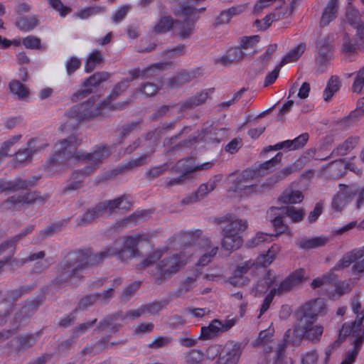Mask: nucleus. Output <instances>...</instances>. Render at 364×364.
Masks as SVG:
<instances>
[{
	"label": "nucleus",
	"mask_w": 364,
	"mask_h": 364,
	"mask_svg": "<svg viewBox=\"0 0 364 364\" xmlns=\"http://www.w3.org/2000/svg\"><path fill=\"white\" fill-rule=\"evenodd\" d=\"M140 236H128L124 238L121 249L113 246L106 247L99 253L78 251L69 253L61 265V272L55 278L56 284L72 283V279L89 266L97 265L104 259L117 255L122 261H127L134 257L137 252V246Z\"/></svg>",
	"instance_id": "nucleus-1"
},
{
	"label": "nucleus",
	"mask_w": 364,
	"mask_h": 364,
	"mask_svg": "<svg viewBox=\"0 0 364 364\" xmlns=\"http://www.w3.org/2000/svg\"><path fill=\"white\" fill-rule=\"evenodd\" d=\"M82 144V140L76 136H70L55 146V157L50 159V164L61 163L67 166L72 160L80 163H88L87 166H95V171L105 159L112 153V146L101 145L96 146L93 152L87 153L77 150V147Z\"/></svg>",
	"instance_id": "nucleus-2"
},
{
	"label": "nucleus",
	"mask_w": 364,
	"mask_h": 364,
	"mask_svg": "<svg viewBox=\"0 0 364 364\" xmlns=\"http://www.w3.org/2000/svg\"><path fill=\"white\" fill-rule=\"evenodd\" d=\"M188 257L183 252L161 257L151 270L153 281L162 285L177 274L187 264Z\"/></svg>",
	"instance_id": "nucleus-3"
},
{
	"label": "nucleus",
	"mask_w": 364,
	"mask_h": 364,
	"mask_svg": "<svg viewBox=\"0 0 364 364\" xmlns=\"http://www.w3.org/2000/svg\"><path fill=\"white\" fill-rule=\"evenodd\" d=\"M278 252V247L272 246L269 248L266 254H262L258 257L257 262L252 259H249L238 264L233 272V274L229 278V282L235 287L243 286L246 284V279L243 277L249 270L257 264L266 267L270 264L275 258Z\"/></svg>",
	"instance_id": "nucleus-4"
},
{
	"label": "nucleus",
	"mask_w": 364,
	"mask_h": 364,
	"mask_svg": "<svg viewBox=\"0 0 364 364\" xmlns=\"http://www.w3.org/2000/svg\"><path fill=\"white\" fill-rule=\"evenodd\" d=\"M196 9L188 3L181 4L174 10V14L183 18L175 21V33L181 40L189 38L195 30V24L198 17L194 16Z\"/></svg>",
	"instance_id": "nucleus-5"
},
{
	"label": "nucleus",
	"mask_w": 364,
	"mask_h": 364,
	"mask_svg": "<svg viewBox=\"0 0 364 364\" xmlns=\"http://www.w3.org/2000/svg\"><path fill=\"white\" fill-rule=\"evenodd\" d=\"M104 107H105V105L103 104V102L95 105L93 101L89 100L71 109L67 115L69 118L75 119L77 122H87L97 116L104 114Z\"/></svg>",
	"instance_id": "nucleus-6"
},
{
	"label": "nucleus",
	"mask_w": 364,
	"mask_h": 364,
	"mask_svg": "<svg viewBox=\"0 0 364 364\" xmlns=\"http://www.w3.org/2000/svg\"><path fill=\"white\" fill-rule=\"evenodd\" d=\"M296 322L293 329H288L284 336L285 345L291 343L294 346H298L304 339L306 335L316 325V321L304 318L302 316H296Z\"/></svg>",
	"instance_id": "nucleus-7"
},
{
	"label": "nucleus",
	"mask_w": 364,
	"mask_h": 364,
	"mask_svg": "<svg viewBox=\"0 0 364 364\" xmlns=\"http://www.w3.org/2000/svg\"><path fill=\"white\" fill-rule=\"evenodd\" d=\"M353 264L352 270L355 273L364 272V247L354 249L346 254L331 269V271H338Z\"/></svg>",
	"instance_id": "nucleus-8"
},
{
	"label": "nucleus",
	"mask_w": 364,
	"mask_h": 364,
	"mask_svg": "<svg viewBox=\"0 0 364 364\" xmlns=\"http://www.w3.org/2000/svg\"><path fill=\"white\" fill-rule=\"evenodd\" d=\"M34 289V285L21 286L17 289L7 290L5 294L0 291V298L2 301L9 304V309L3 314H0V326L6 323L12 312L14 304L24 294H28Z\"/></svg>",
	"instance_id": "nucleus-9"
},
{
	"label": "nucleus",
	"mask_w": 364,
	"mask_h": 364,
	"mask_svg": "<svg viewBox=\"0 0 364 364\" xmlns=\"http://www.w3.org/2000/svg\"><path fill=\"white\" fill-rule=\"evenodd\" d=\"M326 313V304L323 299L311 300L300 306L295 313V316H302L316 321L317 317Z\"/></svg>",
	"instance_id": "nucleus-10"
},
{
	"label": "nucleus",
	"mask_w": 364,
	"mask_h": 364,
	"mask_svg": "<svg viewBox=\"0 0 364 364\" xmlns=\"http://www.w3.org/2000/svg\"><path fill=\"white\" fill-rule=\"evenodd\" d=\"M110 76V73L105 71L95 73L83 82L82 87L84 88L79 90L72 95L71 100L76 102L81 100L82 97H87L92 92L94 87L99 86L102 82L107 80Z\"/></svg>",
	"instance_id": "nucleus-11"
},
{
	"label": "nucleus",
	"mask_w": 364,
	"mask_h": 364,
	"mask_svg": "<svg viewBox=\"0 0 364 364\" xmlns=\"http://www.w3.org/2000/svg\"><path fill=\"white\" fill-rule=\"evenodd\" d=\"M355 194V190L353 188L345 184H339V191L332 199V209L338 213L341 212Z\"/></svg>",
	"instance_id": "nucleus-12"
},
{
	"label": "nucleus",
	"mask_w": 364,
	"mask_h": 364,
	"mask_svg": "<svg viewBox=\"0 0 364 364\" xmlns=\"http://www.w3.org/2000/svg\"><path fill=\"white\" fill-rule=\"evenodd\" d=\"M304 279V271L298 269L289 274L279 284L277 288H272L270 291L274 294L281 296L288 293L294 287L300 284Z\"/></svg>",
	"instance_id": "nucleus-13"
},
{
	"label": "nucleus",
	"mask_w": 364,
	"mask_h": 364,
	"mask_svg": "<svg viewBox=\"0 0 364 364\" xmlns=\"http://www.w3.org/2000/svg\"><path fill=\"white\" fill-rule=\"evenodd\" d=\"M214 91L213 88L204 89L181 101L179 104L180 110L184 112L193 109L206 103Z\"/></svg>",
	"instance_id": "nucleus-14"
},
{
	"label": "nucleus",
	"mask_w": 364,
	"mask_h": 364,
	"mask_svg": "<svg viewBox=\"0 0 364 364\" xmlns=\"http://www.w3.org/2000/svg\"><path fill=\"white\" fill-rule=\"evenodd\" d=\"M258 172L253 169L244 170L234 181V188L237 191H250V193L255 192L256 185L252 183V181L258 178Z\"/></svg>",
	"instance_id": "nucleus-15"
},
{
	"label": "nucleus",
	"mask_w": 364,
	"mask_h": 364,
	"mask_svg": "<svg viewBox=\"0 0 364 364\" xmlns=\"http://www.w3.org/2000/svg\"><path fill=\"white\" fill-rule=\"evenodd\" d=\"M202 75L203 73L200 68L192 70H182L176 75L170 77L167 81V85L171 89L179 88L183 85L200 77Z\"/></svg>",
	"instance_id": "nucleus-16"
},
{
	"label": "nucleus",
	"mask_w": 364,
	"mask_h": 364,
	"mask_svg": "<svg viewBox=\"0 0 364 364\" xmlns=\"http://www.w3.org/2000/svg\"><path fill=\"white\" fill-rule=\"evenodd\" d=\"M102 203L105 213L109 215L122 210L124 213L131 210L132 205V198L129 196L123 195L113 200H105Z\"/></svg>",
	"instance_id": "nucleus-17"
},
{
	"label": "nucleus",
	"mask_w": 364,
	"mask_h": 364,
	"mask_svg": "<svg viewBox=\"0 0 364 364\" xmlns=\"http://www.w3.org/2000/svg\"><path fill=\"white\" fill-rule=\"evenodd\" d=\"M95 173V166H85L73 171L64 191L77 190L83 186L85 179Z\"/></svg>",
	"instance_id": "nucleus-18"
},
{
	"label": "nucleus",
	"mask_w": 364,
	"mask_h": 364,
	"mask_svg": "<svg viewBox=\"0 0 364 364\" xmlns=\"http://www.w3.org/2000/svg\"><path fill=\"white\" fill-rule=\"evenodd\" d=\"M36 142L35 138L30 139L26 148H21L15 153L12 160L14 166H26L32 160L33 154L38 150V147L34 146Z\"/></svg>",
	"instance_id": "nucleus-19"
},
{
	"label": "nucleus",
	"mask_w": 364,
	"mask_h": 364,
	"mask_svg": "<svg viewBox=\"0 0 364 364\" xmlns=\"http://www.w3.org/2000/svg\"><path fill=\"white\" fill-rule=\"evenodd\" d=\"M213 166V162L209 161L196 166H191L185 169L183 173L178 177L166 181L164 183V186L167 188H170L174 186L183 185L186 181L189 179V175L191 173L196 171L210 169Z\"/></svg>",
	"instance_id": "nucleus-20"
},
{
	"label": "nucleus",
	"mask_w": 364,
	"mask_h": 364,
	"mask_svg": "<svg viewBox=\"0 0 364 364\" xmlns=\"http://www.w3.org/2000/svg\"><path fill=\"white\" fill-rule=\"evenodd\" d=\"M198 244L200 248L204 252L197 262L198 266L208 264L218 252V246H213L211 241L208 237L198 239Z\"/></svg>",
	"instance_id": "nucleus-21"
},
{
	"label": "nucleus",
	"mask_w": 364,
	"mask_h": 364,
	"mask_svg": "<svg viewBox=\"0 0 364 364\" xmlns=\"http://www.w3.org/2000/svg\"><path fill=\"white\" fill-rule=\"evenodd\" d=\"M222 232L226 234L239 235L247 228V222L234 215H228L223 220Z\"/></svg>",
	"instance_id": "nucleus-22"
},
{
	"label": "nucleus",
	"mask_w": 364,
	"mask_h": 364,
	"mask_svg": "<svg viewBox=\"0 0 364 364\" xmlns=\"http://www.w3.org/2000/svg\"><path fill=\"white\" fill-rule=\"evenodd\" d=\"M41 336L40 332L21 335L11 341V346L14 348L16 352L24 351L33 346Z\"/></svg>",
	"instance_id": "nucleus-23"
},
{
	"label": "nucleus",
	"mask_w": 364,
	"mask_h": 364,
	"mask_svg": "<svg viewBox=\"0 0 364 364\" xmlns=\"http://www.w3.org/2000/svg\"><path fill=\"white\" fill-rule=\"evenodd\" d=\"M38 179L36 177L29 180L16 178L15 181H11L1 178L0 179V193L6 191H16L20 189H26L34 185Z\"/></svg>",
	"instance_id": "nucleus-24"
},
{
	"label": "nucleus",
	"mask_w": 364,
	"mask_h": 364,
	"mask_svg": "<svg viewBox=\"0 0 364 364\" xmlns=\"http://www.w3.org/2000/svg\"><path fill=\"white\" fill-rule=\"evenodd\" d=\"M358 331L355 330V328H351L350 324L346 323L343 325L341 329L339 332V336L338 339L331 343L328 348L326 349V358H328L330 355L333 353V350L337 349L341 344L345 341L347 337L351 336L353 339L358 337V334L356 333Z\"/></svg>",
	"instance_id": "nucleus-25"
},
{
	"label": "nucleus",
	"mask_w": 364,
	"mask_h": 364,
	"mask_svg": "<svg viewBox=\"0 0 364 364\" xmlns=\"http://www.w3.org/2000/svg\"><path fill=\"white\" fill-rule=\"evenodd\" d=\"M38 196L36 193H28L22 196H12L4 203L8 208L17 210L24 204H31L36 200Z\"/></svg>",
	"instance_id": "nucleus-26"
},
{
	"label": "nucleus",
	"mask_w": 364,
	"mask_h": 364,
	"mask_svg": "<svg viewBox=\"0 0 364 364\" xmlns=\"http://www.w3.org/2000/svg\"><path fill=\"white\" fill-rule=\"evenodd\" d=\"M105 213L102 203H97L95 206L89 208L77 220L76 226H85L93 223L97 218Z\"/></svg>",
	"instance_id": "nucleus-27"
},
{
	"label": "nucleus",
	"mask_w": 364,
	"mask_h": 364,
	"mask_svg": "<svg viewBox=\"0 0 364 364\" xmlns=\"http://www.w3.org/2000/svg\"><path fill=\"white\" fill-rule=\"evenodd\" d=\"M150 156V154H144L136 159H132L129 161L119 166L116 169L112 170L111 172L107 173L105 174V179H110L112 176H115L119 173H121L124 170H131L134 168L139 167L146 164V159Z\"/></svg>",
	"instance_id": "nucleus-28"
},
{
	"label": "nucleus",
	"mask_w": 364,
	"mask_h": 364,
	"mask_svg": "<svg viewBox=\"0 0 364 364\" xmlns=\"http://www.w3.org/2000/svg\"><path fill=\"white\" fill-rule=\"evenodd\" d=\"M283 213L285 217L290 218L294 223H300L304 220L305 210L302 208H296L292 205L282 206L280 208L272 207V212H278Z\"/></svg>",
	"instance_id": "nucleus-29"
},
{
	"label": "nucleus",
	"mask_w": 364,
	"mask_h": 364,
	"mask_svg": "<svg viewBox=\"0 0 364 364\" xmlns=\"http://www.w3.org/2000/svg\"><path fill=\"white\" fill-rule=\"evenodd\" d=\"M338 0H330L325 6L322 16L320 19V26H328L336 17L338 9Z\"/></svg>",
	"instance_id": "nucleus-30"
},
{
	"label": "nucleus",
	"mask_w": 364,
	"mask_h": 364,
	"mask_svg": "<svg viewBox=\"0 0 364 364\" xmlns=\"http://www.w3.org/2000/svg\"><path fill=\"white\" fill-rule=\"evenodd\" d=\"M41 304V300L39 298H36L32 301H26L25 304L21 307L19 314L16 315L14 322H21L24 318L33 316Z\"/></svg>",
	"instance_id": "nucleus-31"
},
{
	"label": "nucleus",
	"mask_w": 364,
	"mask_h": 364,
	"mask_svg": "<svg viewBox=\"0 0 364 364\" xmlns=\"http://www.w3.org/2000/svg\"><path fill=\"white\" fill-rule=\"evenodd\" d=\"M9 88L12 95L20 101H26L30 95L28 87L18 80H12L9 83Z\"/></svg>",
	"instance_id": "nucleus-32"
},
{
	"label": "nucleus",
	"mask_w": 364,
	"mask_h": 364,
	"mask_svg": "<svg viewBox=\"0 0 364 364\" xmlns=\"http://www.w3.org/2000/svg\"><path fill=\"white\" fill-rule=\"evenodd\" d=\"M33 230V226L29 225L26 227L21 233L16 235L11 240L4 242L0 245V255L3 252H8L11 255H14L16 252V242L23 236L31 233Z\"/></svg>",
	"instance_id": "nucleus-33"
},
{
	"label": "nucleus",
	"mask_w": 364,
	"mask_h": 364,
	"mask_svg": "<svg viewBox=\"0 0 364 364\" xmlns=\"http://www.w3.org/2000/svg\"><path fill=\"white\" fill-rule=\"evenodd\" d=\"M33 230V226L29 225L26 227L21 233L16 235L11 240L4 242L0 245V255L3 252H8L11 255H14L16 252V242L23 236L31 233Z\"/></svg>",
	"instance_id": "nucleus-34"
},
{
	"label": "nucleus",
	"mask_w": 364,
	"mask_h": 364,
	"mask_svg": "<svg viewBox=\"0 0 364 364\" xmlns=\"http://www.w3.org/2000/svg\"><path fill=\"white\" fill-rule=\"evenodd\" d=\"M360 138L358 136H350L342 144L333 149L331 156H345L352 151L358 144Z\"/></svg>",
	"instance_id": "nucleus-35"
},
{
	"label": "nucleus",
	"mask_w": 364,
	"mask_h": 364,
	"mask_svg": "<svg viewBox=\"0 0 364 364\" xmlns=\"http://www.w3.org/2000/svg\"><path fill=\"white\" fill-rule=\"evenodd\" d=\"M223 240L221 242L222 248L225 250L232 252L238 248L242 244V239L239 235H234L230 234H226V232H222Z\"/></svg>",
	"instance_id": "nucleus-36"
},
{
	"label": "nucleus",
	"mask_w": 364,
	"mask_h": 364,
	"mask_svg": "<svg viewBox=\"0 0 364 364\" xmlns=\"http://www.w3.org/2000/svg\"><path fill=\"white\" fill-rule=\"evenodd\" d=\"M245 9L246 6L245 5H240L224 10L221 11L219 16L216 18L215 23L216 25L227 23L234 16L241 14Z\"/></svg>",
	"instance_id": "nucleus-37"
},
{
	"label": "nucleus",
	"mask_w": 364,
	"mask_h": 364,
	"mask_svg": "<svg viewBox=\"0 0 364 364\" xmlns=\"http://www.w3.org/2000/svg\"><path fill=\"white\" fill-rule=\"evenodd\" d=\"M222 178V175H215L212 178H210L207 183H202L198 187L197 191H195L200 200L205 198L208 195L209 193L213 191L217 186L218 183L220 181Z\"/></svg>",
	"instance_id": "nucleus-38"
},
{
	"label": "nucleus",
	"mask_w": 364,
	"mask_h": 364,
	"mask_svg": "<svg viewBox=\"0 0 364 364\" xmlns=\"http://www.w3.org/2000/svg\"><path fill=\"white\" fill-rule=\"evenodd\" d=\"M275 278L267 274L261 279H259L255 286L252 288V294L255 296H261L265 294L269 289L274 284Z\"/></svg>",
	"instance_id": "nucleus-39"
},
{
	"label": "nucleus",
	"mask_w": 364,
	"mask_h": 364,
	"mask_svg": "<svg viewBox=\"0 0 364 364\" xmlns=\"http://www.w3.org/2000/svg\"><path fill=\"white\" fill-rule=\"evenodd\" d=\"M40 20L36 15L23 16L16 21L17 28L23 32H29L39 24Z\"/></svg>",
	"instance_id": "nucleus-40"
},
{
	"label": "nucleus",
	"mask_w": 364,
	"mask_h": 364,
	"mask_svg": "<svg viewBox=\"0 0 364 364\" xmlns=\"http://www.w3.org/2000/svg\"><path fill=\"white\" fill-rule=\"evenodd\" d=\"M306 47V46L305 43H301L296 47L289 50V52H288L282 59L279 66L296 62L304 53Z\"/></svg>",
	"instance_id": "nucleus-41"
},
{
	"label": "nucleus",
	"mask_w": 364,
	"mask_h": 364,
	"mask_svg": "<svg viewBox=\"0 0 364 364\" xmlns=\"http://www.w3.org/2000/svg\"><path fill=\"white\" fill-rule=\"evenodd\" d=\"M222 328L223 323L218 319H215L208 326L202 327L200 338L203 339L212 338L218 336L220 333H223Z\"/></svg>",
	"instance_id": "nucleus-42"
},
{
	"label": "nucleus",
	"mask_w": 364,
	"mask_h": 364,
	"mask_svg": "<svg viewBox=\"0 0 364 364\" xmlns=\"http://www.w3.org/2000/svg\"><path fill=\"white\" fill-rule=\"evenodd\" d=\"M268 213L272 218L271 222L275 230L277 231V234L275 235L276 237L282 233H284L289 230V226L285 224L283 220V218L285 216L283 215V213H280V210L275 213L272 212V208H270Z\"/></svg>",
	"instance_id": "nucleus-43"
},
{
	"label": "nucleus",
	"mask_w": 364,
	"mask_h": 364,
	"mask_svg": "<svg viewBox=\"0 0 364 364\" xmlns=\"http://www.w3.org/2000/svg\"><path fill=\"white\" fill-rule=\"evenodd\" d=\"M328 240L326 237H316L313 238H302L296 242L299 248L303 250H310L324 246Z\"/></svg>",
	"instance_id": "nucleus-44"
},
{
	"label": "nucleus",
	"mask_w": 364,
	"mask_h": 364,
	"mask_svg": "<svg viewBox=\"0 0 364 364\" xmlns=\"http://www.w3.org/2000/svg\"><path fill=\"white\" fill-rule=\"evenodd\" d=\"M341 82L340 78L336 75H332L328 80L326 87L323 91V100L328 102L332 97L337 92L341 87Z\"/></svg>",
	"instance_id": "nucleus-45"
},
{
	"label": "nucleus",
	"mask_w": 364,
	"mask_h": 364,
	"mask_svg": "<svg viewBox=\"0 0 364 364\" xmlns=\"http://www.w3.org/2000/svg\"><path fill=\"white\" fill-rule=\"evenodd\" d=\"M103 62L104 58L101 53L97 50H93L87 57L85 64V72L90 73Z\"/></svg>",
	"instance_id": "nucleus-46"
},
{
	"label": "nucleus",
	"mask_w": 364,
	"mask_h": 364,
	"mask_svg": "<svg viewBox=\"0 0 364 364\" xmlns=\"http://www.w3.org/2000/svg\"><path fill=\"white\" fill-rule=\"evenodd\" d=\"M129 82L130 80L124 79L116 84L109 95L102 101L103 104L105 105V106L109 105L111 101L117 99L128 89Z\"/></svg>",
	"instance_id": "nucleus-47"
},
{
	"label": "nucleus",
	"mask_w": 364,
	"mask_h": 364,
	"mask_svg": "<svg viewBox=\"0 0 364 364\" xmlns=\"http://www.w3.org/2000/svg\"><path fill=\"white\" fill-rule=\"evenodd\" d=\"M317 54L333 55V38L326 36L320 38L316 44Z\"/></svg>",
	"instance_id": "nucleus-48"
},
{
	"label": "nucleus",
	"mask_w": 364,
	"mask_h": 364,
	"mask_svg": "<svg viewBox=\"0 0 364 364\" xmlns=\"http://www.w3.org/2000/svg\"><path fill=\"white\" fill-rule=\"evenodd\" d=\"M304 199V196L300 191H285L279 198V200L283 204H294L301 203Z\"/></svg>",
	"instance_id": "nucleus-49"
},
{
	"label": "nucleus",
	"mask_w": 364,
	"mask_h": 364,
	"mask_svg": "<svg viewBox=\"0 0 364 364\" xmlns=\"http://www.w3.org/2000/svg\"><path fill=\"white\" fill-rule=\"evenodd\" d=\"M350 343L353 345V348L346 353L345 359L341 364H353L354 363L363 345V340L360 337H356Z\"/></svg>",
	"instance_id": "nucleus-50"
},
{
	"label": "nucleus",
	"mask_w": 364,
	"mask_h": 364,
	"mask_svg": "<svg viewBox=\"0 0 364 364\" xmlns=\"http://www.w3.org/2000/svg\"><path fill=\"white\" fill-rule=\"evenodd\" d=\"M243 350V346L241 343L232 344L231 348H228L226 353V360L224 364H237Z\"/></svg>",
	"instance_id": "nucleus-51"
},
{
	"label": "nucleus",
	"mask_w": 364,
	"mask_h": 364,
	"mask_svg": "<svg viewBox=\"0 0 364 364\" xmlns=\"http://www.w3.org/2000/svg\"><path fill=\"white\" fill-rule=\"evenodd\" d=\"M282 154L278 153L274 157L259 165L257 168L253 169L258 172V178L267 174L268 171L281 162Z\"/></svg>",
	"instance_id": "nucleus-52"
},
{
	"label": "nucleus",
	"mask_w": 364,
	"mask_h": 364,
	"mask_svg": "<svg viewBox=\"0 0 364 364\" xmlns=\"http://www.w3.org/2000/svg\"><path fill=\"white\" fill-rule=\"evenodd\" d=\"M147 215L146 211H136L132 213L129 217L116 223L114 227L116 228H124L127 227L129 225L135 224L139 222Z\"/></svg>",
	"instance_id": "nucleus-53"
},
{
	"label": "nucleus",
	"mask_w": 364,
	"mask_h": 364,
	"mask_svg": "<svg viewBox=\"0 0 364 364\" xmlns=\"http://www.w3.org/2000/svg\"><path fill=\"white\" fill-rule=\"evenodd\" d=\"M171 67L170 62L157 63L142 70L143 79L157 75L161 71Z\"/></svg>",
	"instance_id": "nucleus-54"
},
{
	"label": "nucleus",
	"mask_w": 364,
	"mask_h": 364,
	"mask_svg": "<svg viewBox=\"0 0 364 364\" xmlns=\"http://www.w3.org/2000/svg\"><path fill=\"white\" fill-rule=\"evenodd\" d=\"M364 115V109H356L355 110L351 112L347 117L343 118L340 124L344 128H348L353 125L355 122L359 120V119Z\"/></svg>",
	"instance_id": "nucleus-55"
},
{
	"label": "nucleus",
	"mask_w": 364,
	"mask_h": 364,
	"mask_svg": "<svg viewBox=\"0 0 364 364\" xmlns=\"http://www.w3.org/2000/svg\"><path fill=\"white\" fill-rule=\"evenodd\" d=\"M169 301L162 300L159 301H154L152 303L142 305V308L144 309V314H150L151 315H156L159 314V312L164 309L166 306L168 305Z\"/></svg>",
	"instance_id": "nucleus-56"
},
{
	"label": "nucleus",
	"mask_w": 364,
	"mask_h": 364,
	"mask_svg": "<svg viewBox=\"0 0 364 364\" xmlns=\"http://www.w3.org/2000/svg\"><path fill=\"white\" fill-rule=\"evenodd\" d=\"M175 21L170 16L162 17L154 27V31L158 33H164L168 32L173 26Z\"/></svg>",
	"instance_id": "nucleus-57"
},
{
	"label": "nucleus",
	"mask_w": 364,
	"mask_h": 364,
	"mask_svg": "<svg viewBox=\"0 0 364 364\" xmlns=\"http://www.w3.org/2000/svg\"><path fill=\"white\" fill-rule=\"evenodd\" d=\"M256 53L255 50H253L252 52L250 53H247L244 51L242 48H230L228 53L229 54V58H230V61H233L234 63H237L242 61L248 55H253Z\"/></svg>",
	"instance_id": "nucleus-58"
},
{
	"label": "nucleus",
	"mask_w": 364,
	"mask_h": 364,
	"mask_svg": "<svg viewBox=\"0 0 364 364\" xmlns=\"http://www.w3.org/2000/svg\"><path fill=\"white\" fill-rule=\"evenodd\" d=\"M204 359V354L199 350H191L185 355L186 364H201Z\"/></svg>",
	"instance_id": "nucleus-59"
},
{
	"label": "nucleus",
	"mask_w": 364,
	"mask_h": 364,
	"mask_svg": "<svg viewBox=\"0 0 364 364\" xmlns=\"http://www.w3.org/2000/svg\"><path fill=\"white\" fill-rule=\"evenodd\" d=\"M363 90H364V66L355 73L352 85V91L355 93L360 94Z\"/></svg>",
	"instance_id": "nucleus-60"
},
{
	"label": "nucleus",
	"mask_w": 364,
	"mask_h": 364,
	"mask_svg": "<svg viewBox=\"0 0 364 364\" xmlns=\"http://www.w3.org/2000/svg\"><path fill=\"white\" fill-rule=\"evenodd\" d=\"M140 282H134L128 285L122 292L121 301L126 303L133 296L136 290L140 287Z\"/></svg>",
	"instance_id": "nucleus-61"
},
{
	"label": "nucleus",
	"mask_w": 364,
	"mask_h": 364,
	"mask_svg": "<svg viewBox=\"0 0 364 364\" xmlns=\"http://www.w3.org/2000/svg\"><path fill=\"white\" fill-rule=\"evenodd\" d=\"M160 90V87L155 83L147 82L141 84L136 90V92L144 94L146 97L154 96Z\"/></svg>",
	"instance_id": "nucleus-62"
},
{
	"label": "nucleus",
	"mask_w": 364,
	"mask_h": 364,
	"mask_svg": "<svg viewBox=\"0 0 364 364\" xmlns=\"http://www.w3.org/2000/svg\"><path fill=\"white\" fill-rule=\"evenodd\" d=\"M323 333V326L321 324H317L311 328V330L306 335L304 339L311 342H318L321 340V336Z\"/></svg>",
	"instance_id": "nucleus-63"
},
{
	"label": "nucleus",
	"mask_w": 364,
	"mask_h": 364,
	"mask_svg": "<svg viewBox=\"0 0 364 364\" xmlns=\"http://www.w3.org/2000/svg\"><path fill=\"white\" fill-rule=\"evenodd\" d=\"M271 237L272 235H270L264 234L262 232H258L254 237H252L247 242V245L250 247H255L263 242H270Z\"/></svg>",
	"instance_id": "nucleus-64"
}]
</instances>
